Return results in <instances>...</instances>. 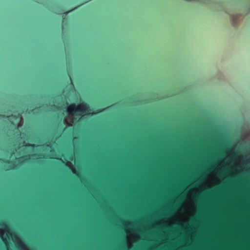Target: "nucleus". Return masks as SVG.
<instances>
[{
  "mask_svg": "<svg viewBox=\"0 0 250 250\" xmlns=\"http://www.w3.org/2000/svg\"><path fill=\"white\" fill-rule=\"evenodd\" d=\"M200 181H201V180H200V179H199V180H198V182H200Z\"/></svg>",
  "mask_w": 250,
  "mask_h": 250,
  "instance_id": "5",
  "label": "nucleus"
},
{
  "mask_svg": "<svg viewBox=\"0 0 250 250\" xmlns=\"http://www.w3.org/2000/svg\"><path fill=\"white\" fill-rule=\"evenodd\" d=\"M0 225L1 226H5V227H7V225L5 223H1V224H0Z\"/></svg>",
  "mask_w": 250,
  "mask_h": 250,
  "instance_id": "3",
  "label": "nucleus"
},
{
  "mask_svg": "<svg viewBox=\"0 0 250 250\" xmlns=\"http://www.w3.org/2000/svg\"><path fill=\"white\" fill-rule=\"evenodd\" d=\"M5 163H7V164H10V163H11L12 162L7 160L5 161Z\"/></svg>",
  "mask_w": 250,
  "mask_h": 250,
  "instance_id": "4",
  "label": "nucleus"
},
{
  "mask_svg": "<svg viewBox=\"0 0 250 250\" xmlns=\"http://www.w3.org/2000/svg\"><path fill=\"white\" fill-rule=\"evenodd\" d=\"M25 146H32V147L34 146V145L30 144H27Z\"/></svg>",
  "mask_w": 250,
  "mask_h": 250,
  "instance_id": "2",
  "label": "nucleus"
},
{
  "mask_svg": "<svg viewBox=\"0 0 250 250\" xmlns=\"http://www.w3.org/2000/svg\"><path fill=\"white\" fill-rule=\"evenodd\" d=\"M88 109V105L84 103H81L77 106L75 104H73L68 107L67 113L69 115H73L76 112L84 113Z\"/></svg>",
  "mask_w": 250,
  "mask_h": 250,
  "instance_id": "1",
  "label": "nucleus"
}]
</instances>
